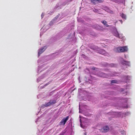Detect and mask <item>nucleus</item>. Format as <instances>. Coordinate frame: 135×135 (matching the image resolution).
<instances>
[{
	"label": "nucleus",
	"instance_id": "nucleus-11",
	"mask_svg": "<svg viewBox=\"0 0 135 135\" xmlns=\"http://www.w3.org/2000/svg\"><path fill=\"white\" fill-rule=\"evenodd\" d=\"M105 52L104 50L102 49L100 50L99 53L103 55L105 54Z\"/></svg>",
	"mask_w": 135,
	"mask_h": 135
},
{
	"label": "nucleus",
	"instance_id": "nucleus-6",
	"mask_svg": "<svg viewBox=\"0 0 135 135\" xmlns=\"http://www.w3.org/2000/svg\"><path fill=\"white\" fill-rule=\"evenodd\" d=\"M92 2L94 4H95L98 2H102L101 0H91Z\"/></svg>",
	"mask_w": 135,
	"mask_h": 135
},
{
	"label": "nucleus",
	"instance_id": "nucleus-2",
	"mask_svg": "<svg viewBox=\"0 0 135 135\" xmlns=\"http://www.w3.org/2000/svg\"><path fill=\"white\" fill-rule=\"evenodd\" d=\"M69 117L67 116L66 118H64L60 122V125H64L69 119Z\"/></svg>",
	"mask_w": 135,
	"mask_h": 135
},
{
	"label": "nucleus",
	"instance_id": "nucleus-7",
	"mask_svg": "<svg viewBox=\"0 0 135 135\" xmlns=\"http://www.w3.org/2000/svg\"><path fill=\"white\" fill-rule=\"evenodd\" d=\"M122 63L123 64H125L126 65L129 66L130 64V62L129 61H123L122 62Z\"/></svg>",
	"mask_w": 135,
	"mask_h": 135
},
{
	"label": "nucleus",
	"instance_id": "nucleus-16",
	"mask_svg": "<svg viewBox=\"0 0 135 135\" xmlns=\"http://www.w3.org/2000/svg\"><path fill=\"white\" fill-rule=\"evenodd\" d=\"M112 67H113V66H114V64H112Z\"/></svg>",
	"mask_w": 135,
	"mask_h": 135
},
{
	"label": "nucleus",
	"instance_id": "nucleus-5",
	"mask_svg": "<svg viewBox=\"0 0 135 135\" xmlns=\"http://www.w3.org/2000/svg\"><path fill=\"white\" fill-rule=\"evenodd\" d=\"M47 48L46 46H44L43 48L40 49L38 52V56H39L40 54L42 53Z\"/></svg>",
	"mask_w": 135,
	"mask_h": 135
},
{
	"label": "nucleus",
	"instance_id": "nucleus-12",
	"mask_svg": "<svg viewBox=\"0 0 135 135\" xmlns=\"http://www.w3.org/2000/svg\"><path fill=\"white\" fill-rule=\"evenodd\" d=\"M102 23L104 25H106L107 27H109V25H108L107 24V22L105 21H104L102 22Z\"/></svg>",
	"mask_w": 135,
	"mask_h": 135
},
{
	"label": "nucleus",
	"instance_id": "nucleus-17",
	"mask_svg": "<svg viewBox=\"0 0 135 135\" xmlns=\"http://www.w3.org/2000/svg\"><path fill=\"white\" fill-rule=\"evenodd\" d=\"M120 21L121 22V23H122V20H120Z\"/></svg>",
	"mask_w": 135,
	"mask_h": 135
},
{
	"label": "nucleus",
	"instance_id": "nucleus-13",
	"mask_svg": "<svg viewBox=\"0 0 135 135\" xmlns=\"http://www.w3.org/2000/svg\"><path fill=\"white\" fill-rule=\"evenodd\" d=\"M50 102H51V105L54 104L56 102V100H50Z\"/></svg>",
	"mask_w": 135,
	"mask_h": 135
},
{
	"label": "nucleus",
	"instance_id": "nucleus-18",
	"mask_svg": "<svg viewBox=\"0 0 135 135\" xmlns=\"http://www.w3.org/2000/svg\"><path fill=\"white\" fill-rule=\"evenodd\" d=\"M101 74H102L103 75V74H104V73H102Z\"/></svg>",
	"mask_w": 135,
	"mask_h": 135
},
{
	"label": "nucleus",
	"instance_id": "nucleus-10",
	"mask_svg": "<svg viewBox=\"0 0 135 135\" xmlns=\"http://www.w3.org/2000/svg\"><path fill=\"white\" fill-rule=\"evenodd\" d=\"M51 105V102L50 101L48 103H46L44 105V106L46 107H47Z\"/></svg>",
	"mask_w": 135,
	"mask_h": 135
},
{
	"label": "nucleus",
	"instance_id": "nucleus-15",
	"mask_svg": "<svg viewBox=\"0 0 135 135\" xmlns=\"http://www.w3.org/2000/svg\"><path fill=\"white\" fill-rule=\"evenodd\" d=\"M92 69L93 70H95V67H93L92 68Z\"/></svg>",
	"mask_w": 135,
	"mask_h": 135
},
{
	"label": "nucleus",
	"instance_id": "nucleus-9",
	"mask_svg": "<svg viewBox=\"0 0 135 135\" xmlns=\"http://www.w3.org/2000/svg\"><path fill=\"white\" fill-rule=\"evenodd\" d=\"M120 15L123 19H126V16L123 13H121Z\"/></svg>",
	"mask_w": 135,
	"mask_h": 135
},
{
	"label": "nucleus",
	"instance_id": "nucleus-20",
	"mask_svg": "<svg viewBox=\"0 0 135 135\" xmlns=\"http://www.w3.org/2000/svg\"><path fill=\"white\" fill-rule=\"evenodd\" d=\"M85 135H86V134H85Z\"/></svg>",
	"mask_w": 135,
	"mask_h": 135
},
{
	"label": "nucleus",
	"instance_id": "nucleus-8",
	"mask_svg": "<svg viewBox=\"0 0 135 135\" xmlns=\"http://www.w3.org/2000/svg\"><path fill=\"white\" fill-rule=\"evenodd\" d=\"M114 35L116 37H118L119 38H120V37L119 36V34L117 31H115L114 33Z\"/></svg>",
	"mask_w": 135,
	"mask_h": 135
},
{
	"label": "nucleus",
	"instance_id": "nucleus-19",
	"mask_svg": "<svg viewBox=\"0 0 135 135\" xmlns=\"http://www.w3.org/2000/svg\"><path fill=\"white\" fill-rule=\"evenodd\" d=\"M81 127H82V126H81Z\"/></svg>",
	"mask_w": 135,
	"mask_h": 135
},
{
	"label": "nucleus",
	"instance_id": "nucleus-3",
	"mask_svg": "<svg viewBox=\"0 0 135 135\" xmlns=\"http://www.w3.org/2000/svg\"><path fill=\"white\" fill-rule=\"evenodd\" d=\"M109 130V127L107 126L103 127L101 129V131L102 132H106Z\"/></svg>",
	"mask_w": 135,
	"mask_h": 135
},
{
	"label": "nucleus",
	"instance_id": "nucleus-4",
	"mask_svg": "<svg viewBox=\"0 0 135 135\" xmlns=\"http://www.w3.org/2000/svg\"><path fill=\"white\" fill-rule=\"evenodd\" d=\"M47 48L46 46H44L43 48L40 49L38 52V56H39L40 54L42 53Z\"/></svg>",
	"mask_w": 135,
	"mask_h": 135
},
{
	"label": "nucleus",
	"instance_id": "nucleus-21",
	"mask_svg": "<svg viewBox=\"0 0 135 135\" xmlns=\"http://www.w3.org/2000/svg\"><path fill=\"white\" fill-rule=\"evenodd\" d=\"M42 15H41V16H42Z\"/></svg>",
	"mask_w": 135,
	"mask_h": 135
},
{
	"label": "nucleus",
	"instance_id": "nucleus-14",
	"mask_svg": "<svg viewBox=\"0 0 135 135\" xmlns=\"http://www.w3.org/2000/svg\"><path fill=\"white\" fill-rule=\"evenodd\" d=\"M117 81L115 80H112L111 81V83H117Z\"/></svg>",
	"mask_w": 135,
	"mask_h": 135
},
{
	"label": "nucleus",
	"instance_id": "nucleus-1",
	"mask_svg": "<svg viewBox=\"0 0 135 135\" xmlns=\"http://www.w3.org/2000/svg\"><path fill=\"white\" fill-rule=\"evenodd\" d=\"M128 50V48L127 46L118 47L115 49V51L116 52L119 53L126 52Z\"/></svg>",
	"mask_w": 135,
	"mask_h": 135
}]
</instances>
